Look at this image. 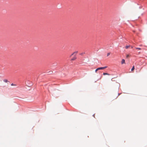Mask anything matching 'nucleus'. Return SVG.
I'll return each instance as SVG.
<instances>
[{
	"label": "nucleus",
	"instance_id": "f257e3e1",
	"mask_svg": "<svg viewBox=\"0 0 147 147\" xmlns=\"http://www.w3.org/2000/svg\"><path fill=\"white\" fill-rule=\"evenodd\" d=\"M107 66H105V67H98V68H97V69H96L95 70V72L96 73L97 72V71L98 70H100V69H105V68H107Z\"/></svg>",
	"mask_w": 147,
	"mask_h": 147
},
{
	"label": "nucleus",
	"instance_id": "f03ea898",
	"mask_svg": "<svg viewBox=\"0 0 147 147\" xmlns=\"http://www.w3.org/2000/svg\"><path fill=\"white\" fill-rule=\"evenodd\" d=\"M125 63V60L124 59H122L121 62V64H122Z\"/></svg>",
	"mask_w": 147,
	"mask_h": 147
},
{
	"label": "nucleus",
	"instance_id": "7ed1b4c3",
	"mask_svg": "<svg viewBox=\"0 0 147 147\" xmlns=\"http://www.w3.org/2000/svg\"><path fill=\"white\" fill-rule=\"evenodd\" d=\"M76 59V57H74L73 58H72L71 59V61L75 60Z\"/></svg>",
	"mask_w": 147,
	"mask_h": 147
},
{
	"label": "nucleus",
	"instance_id": "20e7f679",
	"mask_svg": "<svg viewBox=\"0 0 147 147\" xmlns=\"http://www.w3.org/2000/svg\"><path fill=\"white\" fill-rule=\"evenodd\" d=\"M11 86H17L16 84H13V83H12L11 84Z\"/></svg>",
	"mask_w": 147,
	"mask_h": 147
},
{
	"label": "nucleus",
	"instance_id": "39448f33",
	"mask_svg": "<svg viewBox=\"0 0 147 147\" xmlns=\"http://www.w3.org/2000/svg\"><path fill=\"white\" fill-rule=\"evenodd\" d=\"M134 66L131 69V71H133L134 70Z\"/></svg>",
	"mask_w": 147,
	"mask_h": 147
},
{
	"label": "nucleus",
	"instance_id": "423d86ee",
	"mask_svg": "<svg viewBox=\"0 0 147 147\" xmlns=\"http://www.w3.org/2000/svg\"><path fill=\"white\" fill-rule=\"evenodd\" d=\"M103 75H109V74L107 73H103Z\"/></svg>",
	"mask_w": 147,
	"mask_h": 147
},
{
	"label": "nucleus",
	"instance_id": "0eeeda50",
	"mask_svg": "<svg viewBox=\"0 0 147 147\" xmlns=\"http://www.w3.org/2000/svg\"><path fill=\"white\" fill-rule=\"evenodd\" d=\"M130 46L129 45V46H126V47H125V48L126 49H127L128 48H129V47H130Z\"/></svg>",
	"mask_w": 147,
	"mask_h": 147
},
{
	"label": "nucleus",
	"instance_id": "6e6552de",
	"mask_svg": "<svg viewBox=\"0 0 147 147\" xmlns=\"http://www.w3.org/2000/svg\"><path fill=\"white\" fill-rule=\"evenodd\" d=\"M135 48L136 49H138V50H140L141 49L140 48H137V47H136Z\"/></svg>",
	"mask_w": 147,
	"mask_h": 147
},
{
	"label": "nucleus",
	"instance_id": "1a4fd4ad",
	"mask_svg": "<svg viewBox=\"0 0 147 147\" xmlns=\"http://www.w3.org/2000/svg\"><path fill=\"white\" fill-rule=\"evenodd\" d=\"M78 53V51H75V52H74V54H77Z\"/></svg>",
	"mask_w": 147,
	"mask_h": 147
},
{
	"label": "nucleus",
	"instance_id": "9d476101",
	"mask_svg": "<svg viewBox=\"0 0 147 147\" xmlns=\"http://www.w3.org/2000/svg\"><path fill=\"white\" fill-rule=\"evenodd\" d=\"M4 81L5 82H8V81L7 80H4Z\"/></svg>",
	"mask_w": 147,
	"mask_h": 147
},
{
	"label": "nucleus",
	"instance_id": "9b49d317",
	"mask_svg": "<svg viewBox=\"0 0 147 147\" xmlns=\"http://www.w3.org/2000/svg\"><path fill=\"white\" fill-rule=\"evenodd\" d=\"M129 56V55H127L126 56V57L128 58Z\"/></svg>",
	"mask_w": 147,
	"mask_h": 147
},
{
	"label": "nucleus",
	"instance_id": "f8f14e48",
	"mask_svg": "<svg viewBox=\"0 0 147 147\" xmlns=\"http://www.w3.org/2000/svg\"><path fill=\"white\" fill-rule=\"evenodd\" d=\"M110 53H109L107 54V56H108L110 55Z\"/></svg>",
	"mask_w": 147,
	"mask_h": 147
},
{
	"label": "nucleus",
	"instance_id": "ddd939ff",
	"mask_svg": "<svg viewBox=\"0 0 147 147\" xmlns=\"http://www.w3.org/2000/svg\"><path fill=\"white\" fill-rule=\"evenodd\" d=\"M74 53H73L71 55V56H70V57H71L72 55H74Z\"/></svg>",
	"mask_w": 147,
	"mask_h": 147
},
{
	"label": "nucleus",
	"instance_id": "4468645a",
	"mask_svg": "<svg viewBox=\"0 0 147 147\" xmlns=\"http://www.w3.org/2000/svg\"><path fill=\"white\" fill-rule=\"evenodd\" d=\"M84 53H81L80 54V55H83V54Z\"/></svg>",
	"mask_w": 147,
	"mask_h": 147
},
{
	"label": "nucleus",
	"instance_id": "2eb2a0df",
	"mask_svg": "<svg viewBox=\"0 0 147 147\" xmlns=\"http://www.w3.org/2000/svg\"><path fill=\"white\" fill-rule=\"evenodd\" d=\"M93 117H94V118L95 117V114H94V115H93Z\"/></svg>",
	"mask_w": 147,
	"mask_h": 147
},
{
	"label": "nucleus",
	"instance_id": "dca6fc26",
	"mask_svg": "<svg viewBox=\"0 0 147 147\" xmlns=\"http://www.w3.org/2000/svg\"><path fill=\"white\" fill-rule=\"evenodd\" d=\"M120 94H119H119H118V96H119L120 95Z\"/></svg>",
	"mask_w": 147,
	"mask_h": 147
},
{
	"label": "nucleus",
	"instance_id": "f3484780",
	"mask_svg": "<svg viewBox=\"0 0 147 147\" xmlns=\"http://www.w3.org/2000/svg\"><path fill=\"white\" fill-rule=\"evenodd\" d=\"M131 48H133V47L132 46H131Z\"/></svg>",
	"mask_w": 147,
	"mask_h": 147
},
{
	"label": "nucleus",
	"instance_id": "a211bd4d",
	"mask_svg": "<svg viewBox=\"0 0 147 147\" xmlns=\"http://www.w3.org/2000/svg\"><path fill=\"white\" fill-rule=\"evenodd\" d=\"M111 80H112V81H113V78H112V79H111Z\"/></svg>",
	"mask_w": 147,
	"mask_h": 147
}]
</instances>
